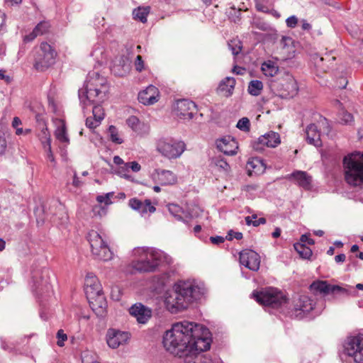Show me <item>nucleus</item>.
<instances>
[{"label": "nucleus", "instance_id": "1", "mask_svg": "<svg viewBox=\"0 0 363 363\" xmlns=\"http://www.w3.org/2000/svg\"><path fill=\"white\" fill-rule=\"evenodd\" d=\"M212 342L209 330L195 322L183 320L174 323L163 335L165 350L179 357L178 363H200L196 354L207 351Z\"/></svg>", "mask_w": 363, "mask_h": 363}, {"label": "nucleus", "instance_id": "2", "mask_svg": "<svg viewBox=\"0 0 363 363\" xmlns=\"http://www.w3.org/2000/svg\"><path fill=\"white\" fill-rule=\"evenodd\" d=\"M204 293L203 285L195 280L179 281L174 286L173 290L166 294V308L171 313L183 311L199 300Z\"/></svg>", "mask_w": 363, "mask_h": 363}, {"label": "nucleus", "instance_id": "3", "mask_svg": "<svg viewBox=\"0 0 363 363\" xmlns=\"http://www.w3.org/2000/svg\"><path fill=\"white\" fill-rule=\"evenodd\" d=\"M345 182L352 186L363 188V152L355 151L343 159Z\"/></svg>", "mask_w": 363, "mask_h": 363}, {"label": "nucleus", "instance_id": "4", "mask_svg": "<svg viewBox=\"0 0 363 363\" xmlns=\"http://www.w3.org/2000/svg\"><path fill=\"white\" fill-rule=\"evenodd\" d=\"M136 259L132 262V267L139 272H155L164 257L163 252L151 247H138L134 250Z\"/></svg>", "mask_w": 363, "mask_h": 363}, {"label": "nucleus", "instance_id": "5", "mask_svg": "<svg viewBox=\"0 0 363 363\" xmlns=\"http://www.w3.org/2000/svg\"><path fill=\"white\" fill-rule=\"evenodd\" d=\"M84 291L92 310L99 313H104L106 307V301L101 285L93 274H87L85 277Z\"/></svg>", "mask_w": 363, "mask_h": 363}, {"label": "nucleus", "instance_id": "6", "mask_svg": "<svg viewBox=\"0 0 363 363\" xmlns=\"http://www.w3.org/2000/svg\"><path fill=\"white\" fill-rule=\"evenodd\" d=\"M57 52L48 43L43 42L36 48L34 54V68L43 72L53 65L55 62Z\"/></svg>", "mask_w": 363, "mask_h": 363}, {"label": "nucleus", "instance_id": "7", "mask_svg": "<svg viewBox=\"0 0 363 363\" xmlns=\"http://www.w3.org/2000/svg\"><path fill=\"white\" fill-rule=\"evenodd\" d=\"M252 297L260 304L273 308H277L286 302L284 294L276 288H267L260 291H254Z\"/></svg>", "mask_w": 363, "mask_h": 363}, {"label": "nucleus", "instance_id": "8", "mask_svg": "<svg viewBox=\"0 0 363 363\" xmlns=\"http://www.w3.org/2000/svg\"><path fill=\"white\" fill-rule=\"evenodd\" d=\"M87 239L95 259L103 261H108L112 259V251L98 232L91 230L88 233Z\"/></svg>", "mask_w": 363, "mask_h": 363}, {"label": "nucleus", "instance_id": "9", "mask_svg": "<svg viewBox=\"0 0 363 363\" xmlns=\"http://www.w3.org/2000/svg\"><path fill=\"white\" fill-rule=\"evenodd\" d=\"M157 150L166 158L176 159L185 150V144L171 138H163L157 141Z\"/></svg>", "mask_w": 363, "mask_h": 363}, {"label": "nucleus", "instance_id": "10", "mask_svg": "<svg viewBox=\"0 0 363 363\" xmlns=\"http://www.w3.org/2000/svg\"><path fill=\"white\" fill-rule=\"evenodd\" d=\"M345 353L356 363H363V334L347 337L344 343Z\"/></svg>", "mask_w": 363, "mask_h": 363}, {"label": "nucleus", "instance_id": "11", "mask_svg": "<svg viewBox=\"0 0 363 363\" xmlns=\"http://www.w3.org/2000/svg\"><path fill=\"white\" fill-rule=\"evenodd\" d=\"M100 88L79 90V99L83 109L94 104H101L106 99L108 90H104L103 93Z\"/></svg>", "mask_w": 363, "mask_h": 363}, {"label": "nucleus", "instance_id": "12", "mask_svg": "<svg viewBox=\"0 0 363 363\" xmlns=\"http://www.w3.org/2000/svg\"><path fill=\"white\" fill-rule=\"evenodd\" d=\"M32 279L35 290L38 293L43 294L49 293L52 290L51 272L48 269L43 268L35 271Z\"/></svg>", "mask_w": 363, "mask_h": 363}, {"label": "nucleus", "instance_id": "13", "mask_svg": "<svg viewBox=\"0 0 363 363\" xmlns=\"http://www.w3.org/2000/svg\"><path fill=\"white\" fill-rule=\"evenodd\" d=\"M173 112L180 119L191 120L197 113V106L191 100L179 99L174 104Z\"/></svg>", "mask_w": 363, "mask_h": 363}, {"label": "nucleus", "instance_id": "14", "mask_svg": "<svg viewBox=\"0 0 363 363\" xmlns=\"http://www.w3.org/2000/svg\"><path fill=\"white\" fill-rule=\"evenodd\" d=\"M281 143V139L279 133L270 131L261 135L257 141L252 144L254 150L261 152L266 147H275Z\"/></svg>", "mask_w": 363, "mask_h": 363}, {"label": "nucleus", "instance_id": "15", "mask_svg": "<svg viewBox=\"0 0 363 363\" xmlns=\"http://www.w3.org/2000/svg\"><path fill=\"white\" fill-rule=\"evenodd\" d=\"M314 308L313 301L306 295H301L294 301L292 315L297 318H302Z\"/></svg>", "mask_w": 363, "mask_h": 363}, {"label": "nucleus", "instance_id": "16", "mask_svg": "<svg viewBox=\"0 0 363 363\" xmlns=\"http://www.w3.org/2000/svg\"><path fill=\"white\" fill-rule=\"evenodd\" d=\"M240 263L252 271H257L260 266V257L255 251L245 250L240 252Z\"/></svg>", "mask_w": 363, "mask_h": 363}, {"label": "nucleus", "instance_id": "17", "mask_svg": "<svg viewBox=\"0 0 363 363\" xmlns=\"http://www.w3.org/2000/svg\"><path fill=\"white\" fill-rule=\"evenodd\" d=\"M130 335L128 332L116 329H108L106 333V342L108 345L113 348H118L120 345L125 344L130 339Z\"/></svg>", "mask_w": 363, "mask_h": 363}, {"label": "nucleus", "instance_id": "18", "mask_svg": "<svg viewBox=\"0 0 363 363\" xmlns=\"http://www.w3.org/2000/svg\"><path fill=\"white\" fill-rule=\"evenodd\" d=\"M152 179L162 186L174 185L177 182V177L173 172L161 169H157L152 172Z\"/></svg>", "mask_w": 363, "mask_h": 363}, {"label": "nucleus", "instance_id": "19", "mask_svg": "<svg viewBox=\"0 0 363 363\" xmlns=\"http://www.w3.org/2000/svg\"><path fill=\"white\" fill-rule=\"evenodd\" d=\"M160 96L159 89L153 85H150L145 89L139 92L138 99L141 104L150 106L157 103Z\"/></svg>", "mask_w": 363, "mask_h": 363}, {"label": "nucleus", "instance_id": "20", "mask_svg": "<svg viewBox=\"0 0 363 363\" xmlns=\"http://www.w3.org/2000/svg\"><path fill=\"white\" fill-rule=\"evenodd\" d=\"M100 88L104 90H108L107 80L104 77L101 76L98 72H89L83 89ZM101 93V90L100 91Z\"/></svg>", "mask_w": 363, "mask_h": 363}, {"label": "nucleus", "instance_id": "21", "mask_svg": "<svg viewBox=\"0 0 363 363\" xmlns=\"http://www.w3.org/2000/svg\"><path fill=\"white\" fill-rule=\"evenodd\" d=\"M286 179L294 182L304 189L311 187L312 177L306 172L296 170L286 176Z\"/></svg>", "mask_w": 363, "mask_h": 363}, {"label": "nucleus", "instance_id": "22", "mask_svg": "<svg viewBox=\"0 0 363 363\" xmlns=\"http://www.w3.org/2000/svg\"><path fill=\"white\" fill-rule=\"evenodd\" d=\"M130 313L134 316L139 323H145L152 316L150 308L142 303H135L129 309Z\"/></svg>", "mask_w": 363, "mask_h": 363}, {"label": "nucleus", "instance_id": "23", "mask_svg": "<svg viewBox=\"0 0 363 363\" xmlns=\"http://www.w3.org/2000/svg\"><path fill=\"white\" fill-rule=\"evenodd\" d=\"M218 149L227 155H233L237 153L238 143L230 136L225 137L216 142Z\"/></svg>", "mask_w": 363, "mask_h": 363}, {"label": "nucleus", "instance_id": "24", "mask_svg": "<svg viewBox=\"0 0 363 363\" xmlns=\"http://www.w3.org/2000/svg\"><path fill=\"white\" fill-rule=\"evenodd\" d=\"M128 205L132 209L137 211L141 215H144L147 212L154 213L156 210L149 199H145L143 201L138 199L133 198L129 200Z\"/></svg>", "mask_w": 363, "mask_h": 363}, {"label": "nucleus", "instance_id": "25", "mask_svg": "<svg viewBox=\"0 0 363 363\" xmlns=\"http://www.w3.org/2000/svg\"><path fill=\"white\" fill-rule=\"evenodd\" d=\"M284 92L282 96L284 97H294L298 93V85L296 79L291 75H287L282 84Z\"/></svg>", "mask_w": 363, "mask_h": 363}, {"label": "nucleus", "instance_id": "26", "mask_svg": "<svg viewBox=\"0 0 363 363\" xmlns=\"http://www.w3.org/2000/svg\"><path fill=\"white\" fill-rule=\"evenodd\" d=\"M307 142L315 147L321 146L320 133L315 124H310L306 129Z\"/></svg>", "mask_w": 363, "mask_h": 363}, {"label": "nucleus", "instance_id": "27", "mask_svg": "<svg viewBox=\"0 0 363 363\" xmlns=\"http://www.w3.org/2000/svg\"><path fill=\"white\" fill-rule=\"evenodd\" d=\"M235 85V79L233 77H227L220 82L218 90L228 97L232 95Z\"/></svg>", "mask_w": 363, "mask_h": 363}, {"label": "nucleus", "instance_id": "28", "mask_svg": "<svg viewBox=\"0 0 363 363\" xmlns=\"http://www.w3.org/2000/svg\"><path fill=\"white\" fill-rule=\"evenodd\" d=\"M247 167L249 172H254L255 174L264 172L266 169L263 161L258 157L252 158L249 160Z\"/></svg>", "mask_w": 363, "mask_h": 363}, {"label": "nucleus", "instance_id": "29", "mask_svg": "<svg viewBox=\"0 0 363 363\" xmlns=\"http://www.w3.org/2000/svg\"><path fill=\"white\" fill-rule=\"evenodd\" d=\"M332 285L325 281H314L310 286L311 289L321 294L327 295L331 294Z\"/></svg>", "mask_w": 363, "mask_h": 363}, {"label": "nucleus", "instance_id": "30", "mask_svg": "<svg viewBox=\"0 0 363 363\" xmlns=\"http://www.w3.org/2000/svg\"><path fill=\"white\" fill-rule=\"evenodd\" d=\"M335 106L339 110V117L342 123L349 124L353 121L352 115L344 110L342 104L339 101L336 100L335 101Z\"/></svg>", "mask_w": 363, "mask_h": 363}, {"label": "nucleus", "instance_id": "31", "mask_svg": "<svg viewBox=\"0 0 363 363\" xmlns=\"http://www.w3.org/2000/svg\"><path fill=\"white\" fill-rule=\"evenodd\" d=\"M352 286L342 287L337 285H332L330 291L332 294L343 296H354L351 291Z\"/></svg>", "mask_w": 363, "mask_h": 363}, {"label": "nucleus", "instance_id": "32", "mask_svg": "<svg viewBox=\"0 0 363 363\" xmlns=\"http://www.w3.org/2000/svg\"><path fill=\"white\" fill-rule=\"evenodd\" d=\"M148 13V7H138L135 9L133 11V18L135 20H139L142 23H145L147 21Z\"/></svg>", "mask_w": 363, "mask_h": 363}, {"label": "nucleus", "instance_id": "33", "mask_svg": "<svg viewBox=\"0 0 363 363\" xmlns=\"http://www.w3.org/2000/svg\"><path fill=\"white\" fill-rule=\"evenodd\" d=\"M263 89V84L259 80H252L248 85V92L252 96H259Z\"/></svg>", "mask_w": 363, "mask_h": 363}, {"label": "nucleus", "instance_id": "34", "mask_svg": "<svg viewBox=\"0 0 363 363\" xmlns=\"http://www.w3.org/2000/svg\"><path fill=\"white\" fill-rule=\"evenodd\" d=\"M56 138L61 143H69V138L67 135L65 124L62 122L61 125H59L55 133Z\"/></svg>", "mask_w": 363, "mask_h": 363}, {"label": "nucleus", "instance_id": "35", "mask_svg": "<svg viewBox=\"0 0 363 363\" xmlns=\"http://www.w3.org/2000/svg\"><path fill=\"white\" fill-rule=\"evenodd\" d=\"M294 248L302 258L309 259L312 256V250L304 244L296 243Z\"/></svg>", "mask_w": 363, "mask_h": 363}, {"label": "nucleus", "instance_id": "36", "mask_svg": "<svg viewBox=\"0 0 363 363\" xmlns=\"http://www.w3.org/2000/svg\"><path fill=\"white\" fill-rule=\"evenodd\" d=\"M127 125L135 132L140 133L141 126L143 124L134 116H130L126 121Z\"/></svg>", "mask_w": 363, "mask_h": 363}, {"label": "nucleus", "instance_id": "37", "mask_svg": "<svg viewBox=\"0 0 363 363\" xmlns=\"http://www.w3.org/2000/svg\"><path fill=\"white\" fill-rule=\"evenodd\" d=\"M168 210H169V213L172 216H174L177 220H182V216L181 213H183V210L179 206H178L177 204H174V203L169 204Z\"/></svg>", "mask_w": 363, "mask_h": 363}, {"label": "nucleus", "instance_id": "38", "mask_svg": "<svg viewBox=\"0 0 363 363\" xmlns=\"http://www.w3.org/2000/svg\"><path fill=\"white\" fill-rule=\"evenodd\" d=\"M50 23L48 21L40 22L33 29L38 35H42L46 33L50 28Z\"/></svg>", "mask_w": 363, "mask_h": 363}, {"label": "nucleus", "instance_id": "39", "mask_svg": "<svg viewBox=\"0 0 363 363\" xmlns=\"http://www.w3.org/2000/svg\"><path fill=\"white\" fill-rule=\"evenodd\" d=\"M92 113L94 118L99 120V122H101L104 117V112L100 104H96V105L93 106Z\"/></svg>", "mask_w": 363, "mask_h": 363}, {"label": "nucleus", "instance_id": "40", "mask_svg": "<svg viewBox=\"0 0 363 363\" xmlns=\"http://www.w3.org/2000/svg\"><path fill=\"white\" fill-rule=\"evenodd\" d=\"M213 163L219 169L223 170L224 172H228L230 169L228 163L223 158H214Z\"/></svg>", "mask_w": 363, "mask_h": 363}, {"label": "nucleus", "instance_id": "41", "mask_svg": "<svg viewBox=\"0 0 363 363\" xmlns=\"http://www.w3.org/2000/svg\"><path fill=\"white\" fill-rule=\"evenodd\" d=\"M228 47L233 55H238L242 49L241 43L239 40H233L228 43Z\"/></svg>", "mask_w": 363, "mask_h": 363}, {"label": "nucleus", "instance_id": "42", "mask_svg": "<svg viewBox=\"0 0 363 363\" xmlns=\"http://www.w3.org/2000/svg\"><path fill=\"white\" fill-rule=\"evenodd\" d=\"M109 133L112 142L116 144H121L123 143V140L118 136L116 128L113 125L109 127Z\"/></svg>", "mask_w": 363, "mask_h": 363}, {"label": "nucleus", "instance_id": "43", "mask_svg": "<svg viewBox=\"0 0 363 363\" xmlns=\"http://www.w3.org/2000/svg\"><path fill=\"white\" fill-rule=\"evenodd\" d=\"M113 195V192H108L104 195H99L96 196V201L100 203H104L106 205H110L112 203L111 199Z\"/></svg>", "mask_w": 363, "mask_h": 363}, {"label": "nucleus", "instance_id": "44", "mask_svg": "<svg viewBox=\"0 0 363 363\" xmlns=\"http://www.w3.org/2000/svg\"><path fill=\"white\" fill-rule=\"evenodd\" d=\"M39 137L43 147H44V145L51 144L50 135L47 128H45L41 130V133Z\"/></svg>", "mask_w": 363, "mask_h": 363}, {"label": "nucleus", "instance_id": "45", "mask_svg": "<svg viewBox=\"0 0 363 363\" xmlns=\"http://www.w3.org/2000/svg\"><path fill=\"white\" fill-rule=\"evenodd\" d=\"M262 69L266 75L272 77L274 76L277 72V68L270 63H264L262 65Z\"/></svg>", "mask_w": 363, "mask_h": 363}, {"label": "nucleus", "instance_id": "46", "mask_svg": "<svg viewBox=\"0 0 363 363\" xmlns=\"http://www.w3.org/2000/svg\"><path fill=\"white\" fill-rule=\"evenodd\" d=\"M236 127L241 130L248 131L250 129V121L247 118H242L237 123Z\"/></svg>", "mask_w": 363, "mask_h": 363}, {"label": "nucleus", "instance_id": "47", "mask_svg": "<svg viewBox=\"0 0 363 363\" xmlns=\"http://www.w3.org/2000/svg\"><path fill=\"white\" fill-rule=\"evenodd\" d=\"M255 7L257 11L261 12L269 13V11L268 6L265 4V0H255Z\"/></svg>", "mask_w": 363, "mask_h": 363}, {"label": "nucleus", "instance_id": "48", "mask_svg": "<svg viewBox=\"0 0 363 363\" xmlns=\"http://www.w3.org/2000/svg\"><path fill=\"white\" fill-rule=\"evenodd\" d=\"M121 168H125V169H128L130 168L133 172H138L140 170V165L137 162H126L124 164V167H122Z\"/></svg>", "mask_w": 363, "mask_h": 363}, {"label": "nucleus", "instance_id": "49", "mask_svg": "<svg viewBox=\"0 0 363 363\" xmlns=\"http://www.w3.org/2000/svg\"><path fill=\"white\" fill-rule=\"evenodd\" d=\"M101 122L96 120L94 117H89L86 120V125L90 129H94L100 125Z\"/></svg>", "mask_w": 363, "mask_h": 363}, {"label": "nucleus", "instance_id": "50", "mask_svg": "<svg viewBox=\"0 0 363 363\" xmlns=\"http://www.w3.org/2000/svg\"><path fill=\"white\" fill-rule=\"evenodd\" d=\"M57 345L60 347H62L64 345V342L67 339V335L64 333L62 330H58L57 333Z\"/></svg>", "mask_w": 363, "mask_h": 363}, {"label": "nucleus", "instance_id": "51", "mask_svg": "<svg viewBox=\"0 0 363 363\" xmlns=\"http://www.w3.org/2000/svg\"><path fill=\"white\" fill-rule=\"evenodd\" d=\"M7 148V143L6 138L3 136L0 131V157L5 154Z\"/></svg>", "mask_w": 363, "mask_h": 363}, {"label": "nucleus", "instance_id": "52", "mask_svg": "<svg viewBox=\"0 0 363 363\" xmlns=\"http://www.w3.org/2000/svg\"><path fill=\"white\" fill-rule=\"evenodd\" d=\"M226 238L228 240H232L233 238L237 240H241L242 238V233L240 232H235L233 230H230L226 236Z\"/></svg>", "mask_w": 363, "mask_h": 363}, {"label": "nucleus", "instance_id": "53", "mask_svg": "<svg viewBox=\"0 0 363 363\" xmlns=\"http://www.w3.org/2000/svg\"><path fill=\"white\" fill-rule=\"evenodd\" d=\"M135 67L137 71L141 72L144 69V62L140 55L136 57L135 61Z\"/></svg>", "mask_w": 363, "mask_h": 363}, {"label": "nucleus", "instance_id": "54", "mask_svg": "<svg viewBox=\"0 0 363 363\" xmlns=\"http://www.w3.org/2000/svg\"><path fill=\"white\" fill-rule=\"evenodd\" d=\"M44 150L47 152V157L51 162H55V157L52 152L51 144L44 145Z\"/></svg>", "mask_w": 363, "mask_h": 363}, {"label": "nucleus", "instance_id": "55", "mask_svg": "<svg viewBox=\"0 0 363 363\" xmlns=\"http://www.w3.org/2000/svg\"><path fill=\"white\" fill-rule=\"evenodd\" d=\"M286 23L289 28H295L298 23V18L295 16H291L286 20Z\"/></svg>", "mask_w": 363, "mask_h": 363}, {"label": "nucleus", "instance_id": "56", "mask_svg": "<svg viewBox=\"0 0 363 363\" xmlns=\"http://www.w3.org/2000/svg\"><path fill=\"white\" fill-rule=\"evenodd\" d=\"M292 43V40L289 37L282 36L280 40V46L284 50L286 47H289V44Z\"/></svg>", "mask_w": 363, "mask_h": 363}, {"label": "nucleus", "instance_id": "57", "mask_svg": "<svg viewBox=\"0 0 363 363\" xmlns=\"http://www.w3.org/2000/svg\"><path fill=\"white\" fill-rule=\"evenodd\" d=\"M37 36H38L36 33L33 30V31L29 33L28 35H26L24 37V41L25 42H31L33 41Z\"/></svg>", "mask_w": 363, "mask_h": 363}, {"label": "nucleus", "instance_id": "58", "mask_svg": "<svg viewBox=\"0 0 363 363\" xmlns=\"http://www.w3.org/2000/svg\"><path fill=\"white\" fill-rule=\"evenodd\" d=\"M200 363H223V362L219 359L213 360L210 358L203 357V358H201Z\"/></svg>", "mask_w": 363, "mask_h": 363}, {"label": "nucleus", "instance_id": "59", "mask_svg": "<svg viewBox=\"0 0 363 363\" xmlns=\"http://www.w3.org/2000/svg\"><path fill=\"white\" fill-rule=\"evenodd\" d=\"M210 240L212 243L216 244V245L223 243L225 240L224 238L221 236L211 237Z\"/></svg>", "mask_w": 363, "mask_h": 363}, {"label": "nucleus", "instance_id": "60", "mask_svg": "<svg viewBox=\"0 0 363 363\" xmlns=\"http://www.w3.org/2000/svg\"><path fill=\"white\" fill-rule=\"evenodd\" d=\"M72 185L74 187H80L82 185V182L79 180V178L77 177L76 172L73 177Z\"/></svg>", "mask_w": 363, "mask_h": 363}, {"label": "nucleus", "instance_id": "61", "mask_svg": "<svg viewBox=\"0 0 363 363\" xmlns=\"http://www.w3.org/2000/svg\"><path fill=\"white\" fill-rule=\"evenodd\" d=\"M0 79L4 80L6 83H10L11 79L9 76L5 74V71L0 70Z\"/></svg>", "mask_w": 363, "mask_h": 363}, {"label": "nucleus", "instance_id": "62", "mask_svg": "<svg viewBox=\"0 0 363 363\" xmlns=\"http://www.w3.org/2000/svg\"><path fill=\"white\" fill-rule=\"evenodd\" d=\"M301 241L302 242H307L308 244L309 245H313L314 244V241L313 239L311 238H309L307 235H301Z\"/></svg>", "mask_w": 363, "mask_h": 363}, {"label": "nucleus", "instance_id": "63", "mask_svg": "<svg viewBox=\"0 0 363 363\" xmlns=\"http://www.w3.org/2000/svg\"><path fill=\"white\" fill-rule=\"evenodd\" d=\"M257 218V216L256 214H253L250 216L245 217L246 224L248 225H253V223H254L253 219H256Z\"/></svg>", "mask_w": 363, "mask_h": 363}, {"label": "nucleus", "instance_id": "64", "mask_svg": "<svg viewBox=\"0 0 363 363\" xmlns=\"http://www.w3.org/2000/svg\"><path fill=\"white\" fill-rule=\"evenodd\" d=\"M21 120L18 117H14L12 121V127L16 128L21 125Z\"/></svg>", "mask_w": 363, "mask_h": 363}]
</instances>
